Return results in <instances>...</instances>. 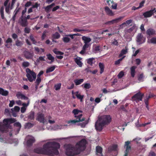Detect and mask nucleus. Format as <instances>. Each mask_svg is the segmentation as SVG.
Here are the masks:
<instances>
[{"label": "nucleus", "mask_w": 156, "mask_h": 156, "mask_svg": "<svg viewBox=\"0 0 156 156\" xmlns=\"http://www.w3.org/2000/svg\"><path fill=\"white\" fill-rule=\"evenodd\" d=\"M60 147L59 144L55 142H48L43 145V148H37L34 150L37 153L53 155L58 154V149Z\"/></svg>", "instance_id": "obj_1"}, {"label": "nucleus", "mask_w": 156, "mask_h": 156, "mask_svg": "<svg viewBox=\"0 0 156 156\" xmlns=\"http://www.w3.org/2000/svg\"><path fill=\"white\" fill-rule=\"evenodd\" d=\"M86 144V140L82 139L78 142L75 147L70 144L65 145L66 154L69 156H72L79 154L85 150Z\"/></svg>", "instance_id": "obj_2"}, {"label": "nucleus", "mask_w": 156, "mask_h": 156, "mask_svg": "<svg viewBox=\"0 0 156 156\" xmlns=\"http://www.w3.org/2000/svg\"><path fill=\"white\" fill-rule=\"evenodd\" d=\"M111 121V117L109 115H99L98 119L95 123L96 129L99 131H101L103 127L108 125Z\"/></svg>", "instance_id": "obj_3"}, {"label": "nucleus", "mask_w": 156, "mask_h": 156, "mask_svg": "<svg viewBox=\"0 0 156 156\" xmlns=\"http://www.w3.org/2000/svg\"><path fill=\"white\" fill-rule=\"evenodd\" d=\"M26 71L27 73L26 76L29 81L32 82L35 80L36 75L33 71L31 70L29 68H27Z\"/></svg>", "instance_id": "obj_4"}, {"label": "nucleus", "mask_w": 156, "mask_h": 156, "mask_svg": "<svg viewBox=\"0 0 156 156\" xmlns=\"http://www.w3.org/2000/svg\"><path fill=\"white\" fill-rule=\"evenodd\" d=\"M144 95V94H142L139 92L133 96L132 97V99L133 101H135L136 102H138L142 100Z\"/></svg>", "instance_id": "obj_5"}, {"label": "nucleus", "mask_w": 156, "mask_h": 156, "mask_svg": "<svg viewBox=\"0 0 156 156\" xmlns=\"http://www.w3.org/2000/svg\"><path fill=\"white\" fill-rule=\"evenodd\" d=\"M16 121V120L14 118L6 119H4L3 123H2V124L7 128L10 124L13 123Z\"/></svg>", "instance_id": "obj_6"}, {"label": "nucleus", "mask_w": 156, "mask_h": 156, "mask_svg": "<svg viewBox=\"0 0 156 156\" xmlns=\"http://www.w3.org/2000/svg\"><path fill=\"white\" fill-rule=\"evenodd\" d=\"M82 39L84 44L83 46L88 47L90 45L89 43L91 41V39L90 37L84 36L82 37Z\"/></svg>", "instance_id": "obj_7"}, {"label": "nucleus", "mask_w": 156, "mask_h": 156, "mask_svg": "<svg viewBox=\"0 0 156 156\" xmlns=\"http://www.w3.org/2000/svg\"><path fill=\"white\" fill-rule=\"evenodd\" d=\"M36 119L41 123H44L45 122L44 115L42 113L39 112L37 114Z\"/></svg>", "instance_id": "obj_8"}, {"label": "nucleus", "mask_w": 156, "mask_h": 156, "mask_svg": "<svg viewBox=\"0 0 156 156\" xmlns=\"http://www.w3.org/2000/svg\"><path fill=\"white\" fill-rule=\"evenodd\" d=\"M25 140L27 141V145L28 146L31 145L35 141V140L33 136L30 135L27 136Z\"/></svg>", "instance_id": "obj_9"}, {"label": "nucleus", "mask_w": 156, "mask_h": 156, "mask_svg": "<svg viewBox=\"0 0 156 156\" xmlns=\"http://www.w3.org/2000/svg\"><path fill=\"white\" fill-rule=\"evenodd\" d=\"M82 116V114H79V115L78 116V119H76V120H70L68 122V123H71L73 124H74L76 123V122H82L84 121L85 119L84 118H82L81 119V118Z\"/></svg>", "instance_id": "obj_10"}, {"label": "nucleus", "mask_w": 156, "mask_h": 156, "mask_svg": "<svg viewBox=\"0 0 156 156\" xmlns=\"http://www.w3.org/2000/svg\"><path fill=\"white\" fill-rule=\"evenodd\" d=\"M145 41V38L143 37L141 34H138L137 37L136 41L139 44L144 43Z\"/></svg>", "instance_id": "obj_11"}, {"label": "nucleus", "mask_w": 156, "mask_h": 156, "mask_svg": "<svg viewBox=\"0 0 156 156\" xmlns=\"http://www.w3.org/2000/svg\"><path fill=\"white\" fill-rule=\"evenodd\" d=\"M155 10V8H154L153 9L146 12L143 13V15L145 18L150 17L154 14Z\"/></svg>", "instance_id": "obj_12"}, {"label": "nucleus", "mask_w": 156, "mask_h": 156, "mask_svg": "<svg viewBox=\"0 0 156 156\" xmlns=\"http://www.w3.org/2000/svg\"><path fill=\"white\" fill-rule=\"evenodd\" d=\"M23 54L24 57L27 59H31L33 56V53H31L27 51H24Z\"/></svg>", "instance_id": "obj_13"}, {"label": "nucleus", "mask_w": 156, "mask_h": 156, "mask_svg": "<svg viewBox=\"0 0 156 156\" xmlns=\"http://www.w3.org/2000/svg\"><path fill=\"white\" fill-rule=\"evenodd\" d=\"M9 0H6L4 2V5L5 7V12L7 13H9V10L10 9V4L9 3Z\"/></svg>", "instance_id": "obj_14"}, {"label": "nucleus", "mask_w": 156, "mask_h": 156, "mask_svg": "<svg viewBox=\"0 0 156 156\" xmlns=\"http://www.w3.org/2000/svg\"><path fill=\"white\" fill-rule=\"evenodd\" d=\"M130 143L129 141L125 142V147H126V150L125 151V154L124 156H127L128 154L131 149L130 146L129 145Z\"/></svg>", "instance_id": "obj_15"}, {"label": "nucleus", "mask_w": 156, "mask_h": 156, "mask_svg": "<svg viewBox=\"0 0 156 156\" xmlns=\"http://www.w3.org/2000/svg\"><path fill=\"white\" fill-rule=\"evenodd\" d=\"M11 110L12 115L15 117L17 116V112L19 111L20 108L18 106H15L14 108H12Z\"/></svg>", "instance_id": "obj_16"}, {"label": "nucleus", "mask_w": 156, "mask_h": 156, "mask_svg": "<svg viewBox=\"0 0 156 156\" xmlns=\"http://www.w3.org/2000/svg\"><path fill=\"white\" fill-rule=\"evenodd\" d=\"M16 96L19 99H23L26 100H28L29 99L28 97H26L21 92H18L16 94Z\"/></svg>", "instance_id": "obj_17"}, {"label": "nucleus", "mask_w": 156, "mask_h": 156, "mask_svg": "<svg viewBox=\"0 0 156 156\" xmlns=\"http://www.w3.org/2000/svg\"><path fill=\"white\" fill-rule=\"evenodd\" d=\"M133 20H127L125 22H124L120 25L119 28L120 29H122L123 27L129 25L133 22Z\"/></svg>", "instance_id": "obj_18"}, {"label": "nucleus", "mask_w": 156, "mask_h": 156, "mask_svg": "<svg viewBox=\"0 0 156 156\" xmlns=\"http://www.w3.org/2000/svg\"><path fill=\"white\" fill-rule=\"evenodd\" d=\"M122 18V17H120L119 18H118L117 19H115L112 20L111 21H109L108 22H106L105 23V24H113L115 23H117L119 22L121 19Z\"/></svg>", "instance_id": "obj_19"}, {"label": "nucleus", "mask_w": 156, "mask_h": 156, "mask_svg": "<svg viewBox=\"0 0 156 156\" xmlns=\"http://www.w3.org/2000/svg\"><path fill=\"white\" fill-rule=\"evenodd\" d=\"M19 23L22 27H26L28 25L27 20L24 18H23L22 16L21 17V20L19 22Z\"/></svg>", "instance_id": "obj_20"}, {"label": "nucleus", "mask_w": 156, "mask_h": 156, "mask_svg": "<svg viewBox=\"0 0 156 156\" xmlns=\"http://www.w3.org/2000/svg\"><path fill=\"white\" fill-rule=\"evenodd\" d=\"M82 58L80 57H77L76 58H75L74 60L76 63L77 64V65L80 67H81L82 66L83 63L80 61L81 60Z\"/></svg>", "instance_id": "obj_21"}, {"label": "nucleus", "mask_w": 156, "mask_h": 156, "mask_svg": "<svg viewBox=\"0 0 156 156\" xmlns=\"http://www.w3.org/2000/svg\"><path fill=\"white\" fill-rule=\"evenodd\" d=\"M96 154L97 156H103L102 154V148L100 147H96Z\"/></svg>", "instance_id": "obj_22"}, {"label": "nucleus", "mask_w": 156, "mask_h": 156, "mask_svg": "<svg viewBox=\"0 0 156 156\" xmlns=\"http://www.w3.org/2000/svg\"><path fill=\"white\" fill-rule=\"evenodd\" d=\"M70 34L66 35L63 37L62 40L65 43H67L70 41Z\"/></svg>", "instance_id": "obj_23"}, {"label": "nucleus", "mask_w": 156, "mask_h": 156, "mask_svg": "<svg viewBox=\"0 0 156 156\" xmlns=\"http://www.w3.org/2000/svg\"><path fill=\"white\" fill-rule=\"evenodd\" d=\"M136 66H133L130 68L131 75L133 77H134L135 76L136 73L135 69L136 68Z\"/></svg>", "instance_id": "obj_24"}, {"label": "nucleus", "mask_w": 156, "mask_h": 156, "mask_svg": "<svg viewBox=\"0 0 156 156\" xmlns=\"http://www.w3.org/2000/svg\"><path fill=\"white\" fill-rule=\"evenodd\" d=\"M117 145H113L108 147V151L110 152L113 151H117Z\"/></svg>", "instance_id": "obj_25"}, {"label": "nucleus", "mask_w": 156, "mask_h": 156, "mask_svg": "<svg viewBox=\"0 0 156 156\" xmlns=\"http://www.w3.org/2000/svg\"><path fill=\"white\" fill-rule=\"evenodd\" d=\"M72 112L75 115V117L76 118V119H78V116L79 115H77L79 113H81L82 112L81 110H80L77 109H74L73 111Z\"/></svg>", "instance_id": "obj_26"}, {"label": "nucleus", "mask_w": 156, "mask_h": 156, "mask_svg": "<svg viewBox=\"0 0 156 156\" xmlns=\"http://www.w3.org/2000/svg\"><path fill=\"white\" fill-rule=\"evenodd\" d=\"M9 92L7 90H5L2 88H0V94L3 96H6L8 95Z\"/></svg>", "instance_id": "obj_27"}, {"label": "nucleus", "mask_w": 156, "mask_h": 156, "mask_svg": "<svg viewBox=\"0 0 156 156\" xmlns=\"http://www.w3.org/2000/svg\"><path fill=\"white\" fill-rule=\"evenodd\" d=\"M128 48L126 47H125V49H122L119 55V57H121L124 55L126 54L128 52Z\"/></svg>", "instance_id": "obj_28"}, {"label": "nucleus", "mask_w": 156, "mask_h": 156, "mask_svg": "<svg viewBox=\"0 0 156 156\" xmlns=\"http://www.w3.org/2000/svg\"><path fill=\"white\" fill-rule=\"evenodd\" d=\"M105 10L107 14L110 16H112L113 15V13L112 11L107 6L105 7Z\"/></svg>", "instance_id": "obj_29"}, {"label": "nucleus", "mask_w": 156, "mask_h": 156, "mask_svg": "<svg viewBox=\"0 0 156 156\" xmlns=\"http://www.w3.org/2000/svg\"><path fill=\"white\" fill-rule=\"evenodd\" d=\"M146 33L149 35H153L155 34V31L152 29H149L147 30Z\"/></svg>", "instance_id": "obj_30"}, {"label": "nucleus", "mask_w": 156, "mask_h": 156, "mask_svg": "<svg viewBox=\"0 0 156 156\" xmlns=\"http://www.w3.org/2000/svg\"><path fill=\"white\" fill-rule=\"evenodd\" d=\"M147 42L148 43L156 44V37H153L151 39H148Z\"/></svg>", "instance_id": "obj_31"}, {"label": "nucleus", "mask_w": 156, "mask_h": 156, "mask_svg": "<svg viewBox=\"0 0 156 156\" xmlns=\"http://www.w3.org/2000/svg\"><path fill=\"white\" fill-rule=\"evenodd\" d=\"M48 59L51 61V63H52L54 61V58L50 54H47L46 55Z\"/></svg>", "instance_id": "obj_32"}, {"label": "nucleus", "mask_w": 156, "mask_h": 156, "mask_svg": "<svg viewBox=\"0 0 156 156\" xmlns=\"http://www.w3.org/2000/svg\"><path fill=\"white\" fill-rule=\"evenodd\" d=\"M34 126V124L30 122H28L25 123L24 125V128L26 129H30L32 127Z\"/></svg>", "instance_id": "obj_33"}, {"label": "nucleus", "mask_w": 156, "mask_h": 156, "mask_svg": "<svg viewBox=\"0 0 156 156\" xmlns=\"http://www.w3.org/2000/svg\"><path fill=\"white\" fill-rule=\"evenodd\" d=\"M83 81V79H76L74 80V82L76 85H79L82 83Z\"/></svg>", "instance_id": "obj_34"}, {"label": "nucleus", "mask_w": 156, "mask_h": 156, "mask_svg": "<svg viewBox=\"0 0 156 156\" xmlns=\"http://www.w3.org/2000/svg\"><path fill=\"white\" fill-rule=\"evenodd\" d=\"M23 42L22 41L17 39L15 41V45L17 47H21L23 45Z\"/></svg>", "instance_id": "obj_35"}, {"label": "nucleus", "mask_w": 156, "mask_h": 156, "mask_svg": "<svg viewBox=\"0 0 156 156\" xmlns=\"http://www.w3.org/2000/svg\"><path fill=\"white\" fill-rule=\"evenodd\" d=\"M7 128L5 126L2 124V123H1L0 124V130L2 132L5 131Z\"/></svg>", "instance_id": "obj_36"}, {"label": "nucleus", "mask_w": 156, "mask_h": 156, "mask_svg": "<svg viewBox=\"0 0 156 156\" xmlns=\"http://www.w3.org/2000/svg\"><path fill=\"white\" fill-rule=\"evenodd\" d=\"M14 126L17 128L18 131H19L21 127V124L19 122H16L14 124Z\"/></svg>", "instance_id": "obj_37"}, {"label": "nucleus", "mask_w": 156, "mask_h": 156, "mask_svg": "<svg viewBox=\"0 0 156 156\" xmlns=\"http://www.w3.org/2000/svg\"><path fill=\"white\" fill-rule=\"evenodd\" d=\"M76 95L77 97V98L80 99V101H82V100L83 97V95H80L79 93L78 92H76Z\"/></svg>", "instance_id": "obj_38"}, {"label": "nucleus", "mask_w": 156, "mask_h": 156, "mask_svg": "<svg viewBox=\"0 0 156 156\" xmlns=\"http://www.w3.org/2000/svg\"><path fill=\"white\" fill-rule=\"evenodd\" d=\"M55 66H54L48 68L46 70V73H48L53 71L55 69Z\"/></svg>", "instance_id": "obj_39"}, {"label": "nucleus", "mask_w": 156, "mask_h": 156, "mask_svg": "<svg viewBox=\"0 0 156 156\" xmlns=\"http://www.w3.org/2000/svg\"><path fill=\"white\" fill-rule=\"evenodd\" d=\"M53 52L56 55H62L63 54V53L61 51H58L56 48H55L53 50Z\"/></svg>", "instance_id": "obj_40"}, {"label": "nucleus", "mask_w": 156, "mask_h": 156, "mask_svg": "<svg viewBox=\"0 0 156 156\" xmlns=\"http://www.w3.org/2000/svg\"><path fill=\"white\" fill-rule=\"evenodd\" d=\"M28 118L30 120H33L34 119V112H31L28 116Z\"/></svg>", "instance_id": "obj_41"}, {"label": "nucleus", "mask_w": 156, "mask_h": 156, "mask_svg": "<svg viewBox=\"0 0 156 156\" xmlns=\"http://www.w3.org/2000/svg\"><path fill=\"white\" fill-rule=\"evenodd\" d=\"M99 67H100V70H101L100 73L101 74L104 71V66L103 64L102 63H99Z\"/></svg>", "instance_id": "obj_42"}, {"label": "nucleus", "mask_w": 156, "mask_h": 156, "mask_svg": "<svg viewBox=\"0 0 156 156\" xmlns=\"http://www.w3.org/2000/svg\"><path fill=\"white\" fill-rule=\"evenodd\" d=\"M44 58L45 56H40L36 60V62L38 63L40 62L41 61H44Z\"/></svg>", "instance_id": "obj_43"}, {"label": "nucleus", "mask_w": 156, "mask_h": 156, "mask_svg": "<svg viewBox=\"0 0 156 156\" xmlns=\"http://www.w3.org/2000/svg\"><path fill=\"white\" fill-rule=\"evenodd\" d=\"M83 86L84 88L86 89H89L91 87V85L89 83H86L82 85Z\"/></svg>", "instance_id": "obj_44"}, {"label": "nucleus", "mask_w": 156, "mask_h": 156, "mask_svg": "<svg viewBox=\"0 0 156 156\" xmlns=\"http://www.w3.org/2000/svg\"><path fill=\"white\" fill-rule=\"evenodd\" d=\"M29 37L30 39L32 42L34 44H36L37 43V42L34 39L33 35L32 34H30V35Z\"/></svg>", "instance_id": "obj_45"}, {"label": "nucleus", "mask_w": 156, "mask_h": 156, "mask_svg": "<svg viewBox=\"0 0 156 156\" xmlns=\"http://www.w3.org/2000/svg\"><path fill=\"white\" fill-rule=\"evenodd\" d=\"M61 85V83H59L55 84V90H59L60 89Z\"/></svg>", "instance_id": "obj_46"}, {"label": "nucleus", "mask_w": 156, "mask_h": 156, "mask_svg": "<svg viewBox=\"0 0 156 156\" xmlns=\"http://www.w3.org/2000/svg\"><path fill=\"white\" fill-rule=\"evenodd\" d=\"M94 58H90L87 59V62L88 64L92 65L93 63V61Z\"/></svg>", "instance_id": "obj_47"}, {"label": "nucleus", "mask_w": 156, "mask_h": 156, "mask_svg": "<svg viewBox=\"0 0 156 156\" xmlns=\"http://www.w3.org/2000/svg\"><path fill=\"white\" fill-rule=\"evenodd\" d=\"M4 8L3 7H1L0 10L1 16L2 19H4Z\"/></svg>", "instance_id": "obj_48"}, {"label": "nucleus", "mask_w": 156, "mask_h": 156, "mask_svg": "<svg viewBox=\"0 0 156 156\" xmlns=\"http://www.w3.org/2000/svg\"><path fill=\"white\" fill-rule=\"evenodd\" d=\"M44 8L45 11L47 12H48L50 11L51 9L52 8V7L50 5H48L44 7Z\"/></svg>", "instance_id": "obj_49"}, {"label": "nucleus", "mask_w": 156, "mask_h": 156, "mask_svg": "<svg viewBox=\"0 0 156 156\" xmlns=\"http://www.w3.org/2000/svg\"><path fill=\"white\" fill-rule=\"evenodd\" d=\"M88 47L83 46L82 50L80 52V53L82 55H83L84 54L86 49Z\"/></svg>", "instance_id": "obj_50"}, {"label": "nucleus", "mask_w": 156, "mask_h": 156, "mask_svg": "<svg viewBox=\"0 0 156 156\" xmlns=\"http://www.w3.org/2000/svg\"><path fill=\"white\" fill-rule=\"evenodd\" d=\"M48 33V31L45 30L43 32L41 38L42 40H44L46 37V34Z\"/></svg>", "instance_id": "obj_51"}, {"label": "nucleus", "mask_w": 156, "mask_h": 156, "mask_svg": "<svg viewBox=\"0 0 156 156\" xmlns=\"http://www.w3.org/2000/svg\"><path fill=\"white\" fill-rule=\"evenodd\" d=\"M60 37V35L58 32H56L53 35V37L55 39H58Z\"/></svg>", "instance_id": "obj_52"}, {"label": "nucleus", "mask_w": 156, "mask_h": 156, "mask_svg": "<svg viewBox=\"0 0 156 156\" xmlns=\"http://www.w3.org/2000/svg\"><path fill=\"white\" fill-rule=\"evenodd\" d=\"M30 65L29 63L28 62H24L22 63V66L26 67H27L29 66Z\"/></svg>", "instance_id": "obj_53"}, {"label": "nucleus", "mask_w": 156, "mask_h": 156, "mask_svg": "<svg viewBox=\"0 0 156 156\" xmlns=\"http://www.w3.org/2000/svg\"><path fill=\"white\" fill-rule=\"evenodd\" d=\"M145 3V1L144 0L141 2L139 4V5L138 6V8L140 9L142 8L144 6V4Z\"/></svg>", "instance_id": "obj_54"}, {"label": "nucleus", "mask_w": 156, "mask_h": 156, "mask_svg": "<svg viewBox=\"0 0 156 156\" xmlns=\"http://www.w3.org/2000/svg\"><path fill=\"white\" fill-rule=\"evenodd\" d=\"M88 120H86L82 124H80L79 125H80L82 127H84L88 123Z\"/></svg>", "instance_id": "obj_55"}, {"label": "nucleus", "mask_w": 156, "mask_h": 156, "mask_svg": "<svg viewBox=\"0 0 156 156\" xmlns=\"http://www.w3.org/2000/svg\"><path fill=\"white\" fill-rule=\"evenodd\" d=\"M124 75V72L122 71L120 72L118 75V76L119 78H121Z\"/></svg>", "instance_id": "obj_56"}, {"label": "nucleus", "mask_w": 156, "mask_h": 156, "mask_svg": "<svg viewBox=\"0 0 156 156\" xmlns=\"http://www.w3.org/2000/svg\"><path fill=\"white\" fill-rule=\"evenodd\" d=\"M28 100V101H27V103L26 104L25 103H23L22 104V105L23 106L22 107H25V108H27V107L29 105V103H30V101L29 99H28V100Z\"/></svg>", "instance_id": "obj_57"}, {"label": "nucleus", "mask_w": 156, "mask_h": 156, "mask_svg": "<svg viewBox=\"0 0 156 156\" xmlns=\"http://www.w3.org/2000/svg\"><path fill=\"white\" fill-rule=\"evenodd\" d=\"M12 42V40L11 38H8L5 41L6 43H10L11 44Z\"/></svg>", "instance_id": "obj_58"}, {"label": "nucleus", "mask_w": 156, "mask_h": 156, "mask_svg": "<svg viewBox=\"0 0 156 156\" xmlns=\"http://www.w3.org/2000/svg\"><path fill=\"white\" fill-rule=\"evenodd\" d=\"M5 114L8 116L10 115V111L8 109H6L5 110Z\"/></svg>", "instance_id": "obj_59"}, {"label": "nucleus", "mask_w": 156, "mask_h": 156, "mask_svg": "<svg viewBox=\"0 0 156 156\" xmlns=\"http://www.w3.org/2000/svg\"><path fill=\"white\" fill-rule=\"evenodd\" d=\"M41 78L37 77L36 81L35 82V84L39 85L40 83L41 82Z\"/></svg>", "instance_id": "obj_60"}, {"label": "nucleus", "mask_w": 156, "mask_h": 156, "mask_svg": "<svg viewBox=\"0 0 156 156\" xmlns=\"http://www.w3.org/2000/svg\"><path fill=\"white\" fill-rule=\"evenodd\" d=\"M35 50L36 51L35 52L37 54L40 53V48H39L37 47H35L34 48Z\"/></svg>", "instance_id": "obj_61"}, {"label": "nucleus", "mask_w": 156, "mask_h": 156, "mask_svg": "<svg viewBox=\"0 0 156 156\" xmlns=\"http://www.w3.org/2000/svg\"><path fill=\"white\" fill-rule=\"evenodd\" d=\"M17 0H12L11 4L10 6V9H12L13 8V6Z\"/></svg>", "instance_id": "obj_62"}, {"label": "nucleus", "mask_w": 156, "mask_h": 156, "mask_svg": "<svg viewBox=\"0 0 156 156\" xmlns=\"http://www.w3.org/2000/svg\"><path fill=\"white\" fill-rule=\"evenodd\" d=\"M140 51V48H139L137 50H136L135 52V53L132 55V56H136L137 55Z\"/></svg>", "instance_id": "obj_63"}, {"label": "nucleus", "mask_w": 156, "mask_h": 156, "mask_svg": "<svg viewBox=\"0 0 156 156\" xmlns=\"http://www.w3.org/2000/svg\"><path fill=\"white\" fill-rule=\"evenodd\" d=\"M149 156H156L154 152L153 151H151L149 154Z\"/></svg>", "instance_id": "obj_64"}]
</instances>
